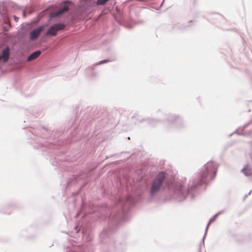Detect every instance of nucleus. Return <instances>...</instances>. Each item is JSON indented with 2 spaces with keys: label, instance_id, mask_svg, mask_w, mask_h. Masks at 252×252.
Returning a JSON list of instances; mask_svg holds the SVG:
<instances>
[{
  "label": "nucleus",
  "instance_id": "nucleus-15",
  "mask_svg": "<svg viewBox=\"0 0 252 252\" xmlns=\"http://www.w3.org/2000/svg\"><path fill=\"white\" fill-rule=\"evenodd\" d=\"M26 12H28L29 14H31L33 12V9L32 8H28L26 9H25Z\"/></svg>",
  "mask_w": 252,
  "mask_h": 252
},
{
  "label": "nucleus",
  "instance_id": "nucleus-9",
  "mask_svg": "<svg viewBox=\"0 0 252 252\" xmlns=\"http://www.w3.org/2000/svg\"><path fill=\"white\" fill-rule=\"evenodd\" d=\"M15 208V205L12 203L1 205L0 206V213L9 215L12 213Z\"/></svg>",
  "mask_w": 252,
  "mask_h": 252
},
{
  "label": "nucleus",
  "instance_id": "nucleus-16",
  "mask_svg": "<svg viewBox=\"0 0 252 252\" xmlns=\"http://www.w3.org/2000/svg\"><path fill=\"white\" fill-rule=\"evenodd\" d=\"M86 240L88 242L91 241L92 240V238H91V236L89 234L87 235Z\"/></svg>",
  "mask_w": 252,
  "mask_h": 252
},
{
  "label": "nucleus",
  "instance_id": "nucleus-13",
  "mask_svg": "<svg viewBox=\"0 0 252 252\" xmlns=\"http://www.w3.org/2000/svg\"><path fill=\"white\" fill-rule=\"evenodd\" d=\"M49 142H46L45 143H42V145H39V146H36L34 145V148L39 149L42 146H49Z\"/></svg>",
  "mask_w": 252,
  "mask_h": 252
},
{
  "label": "nucleus",
  "instance_id": "nucleus-14",
  "mask_svg": "<svg viewBox=\"0 0 252 252\" xmlns=\"http://www.w3.org/2000/svg\"><path fill=\"white\" fill-rule=\"evenodd\" d=\"M11 6L15 9L19 8V7L16 3H15L14 2H12L11 3Z\"/></svg>",
  "mask_w": 252,
  "mask_h": 252
},
{
  "label": "nucleus",
  "instance_id": "nucleus-21",
  "mask_svg": "<svg viewBox=\"0 0 252 252\" xmlns=\"http://www.w3.org/2000/svg\"><path fill=\"white\" fill-rule=\"evenodd\" d=\"M85 206V203L84 202V201L82 200V208H83Z\"/></svg>",
  "mask_w": 252,
  "mask_h": 252
},
{
  "label": "nucleus",
  "instance_id": "nucleus-12",
  "mask_svg": "<svg viewBox=\"0 0 252 252\" xmlns=\"http://www.w3.org/2000/svg\"><path fill=\"white\" fill-rule=\"evenodd\" d=\"M87 74L89 79H93L94 75V71L93 67L88 68L87 69Z\"/></svg>",
  "mask_w": 252,
  "mask_h": 252
},
{
  "label": "nucleus",
  "instance_id": "nucleus-23",
  "mask_svg": "<svg viewBox=\"0 0 252 252\" xmlns=\"http://www.w3.org/2000/svg\"><path fill=\"white\" fill-rule=\"evenodd\" d=\"M34 140L36 141V143H37L39 141L38 140L36 139V138H35V139Z\"/></svg>",
  "mask_w": 252,
  "mask_h": 252
},
{
  "label": "nucleus",
  "instance_id": "nucleus-6",
  "mask_svg": "<svg viewBox=\"0 0 252 252\" xmlns=\"http://www.w3.org/2000/svg\"><path fill=\"white\" fill-rule=\"evenodd\" d=\"M65 25L63 23H55L51 25L46 32L48 35L56 36L58 31L64 29Z\"/></svg>",
  "mask_w": 252,
  "mask_h": 252
},
{
  "label": "nucleus",
  "instance_id": "nucleus-1",
  "mask_svg": "<svg viewBox=\"0 0 252 252\" xmlns=\"http://www.w3.org/2000/svg\"><path fill=\"white\" fill-rule=\"evenodd\" d=\"M217 170V166L213 162H208L201 171V183H206L208 181L213 179L216 176Z\"/></svg>",
  "mask_w": 252,
  "mask_h": 252
},
{
  "label": "nucleus",
  "instance_id": "nucleus-2",
  "mask_svg": "<svg viewBox=\"0 0 252 252\" xmlns=\"http://www.w3.org/2000/svg\"><path fill=\"white\" fill-rule=\"evenodd\" d=\"M80 4L75 9L76 15H84L93 9L94 0H80Z\"/></svg>",
  "mask_w": 252,
  "mask_h": 252
},
{
  "label": "nucleus",
  "instance_id": "nucleus-3",
  "mask_svg": "<svg viewBox=\"0 0 252 252\" xmlns=\"http://www.w3.org/2000/svg\"><path fill=\"white\" fill-rule=\"evenodd\" d=\"M63 252H87V248L82 244H79L73 240H70L64 246Z\"/></svg>",
  "mask_w": 252,
  "mask_h": 252
},
{
  "label": "nucleus",
  "instance_id": "nucleus-7",
  "mask_svg": "<svg viewBox=\"0 0 252 252\" xmlns=\"http://www.w3.org/2000/svg\"><path fill=\"white\" fill-rule=\"evenodd\" d=\"M10 57V49L9 46L4 47L0 53V60L2 63H6L9 60Z\"/></svg>",
  "mask_w": 252,
  "mask_h": 252
},
{
  "label": "nucleus",
  "instance_id": "nucleus-22",
  "mask_svg": "<svg viewBox=\"0 0 252 252\" xmlns=\"http://www.w3.org/2000/svg\"><path fill=\"white\" fill-rule=\"evenodd\" d=\"M198 252H201V247H200V246H199V247H198Z\"/></svg>",
  "mask_w": 252,
  "mask_h": 252
},
{
  "label": "nucleus",
  "instance_id": "nucleus-4",
  "mask_svg": "<svg viewBox=\"0 0 252 252\" xmlns=\"http://www.w3.org/2000/svg\"><path fill=\"white\" fill-rule=\"evenodd\" d=\"M72 4V2L69 0L64 2L59 10L54 11L50 14L49 19H52L54 18L59 17L62 14L68 12L70 10L69 5Z\"/></svg>",
  "mask_w": 252,
  "mask_h": 252
},
{
  "label": "nucleus",
  "instance_id": "nucleus-17",
  "mask_svg": "<svg viewBox=\"0 0 252 252\" xmlns=\"http://www.w3.org/2000/svg\"><path fill=\"white\" fill-rule=\"evenodd\" d=\"M38 21H39L38 19L37 20H33L31 22V24H35L37 23Z\"/></svg>",
  "mask_w": 252,
  "mask_h": 252
},
{
  "label": "nucleus",
  "instance_id": "nucleus-26",
  "mask_svg": "<svg viewBox=\"0 0 252 252\" xmlns=\"http://www.w3.org/2000/svg\"><path fill=\"white\" fill-rule=\"evenodd\" d=\"M55 159L58 160V159H57V158H55Z\"/></svg>",
  "mask_w": 252,
  "mask_h": 252
},
{
  "label": "nucleus",
  "instance_id": "nucleus-20",
  "mask_svg": "<svg viewBox=\"0 0 252 252\" xmlns=\"http://www.w3.org/2000/svg\"><path fill=\"white\" fill-rule=\"evenodd\" d=\"M26 10H24L23 11V17H26Z\"/></svg>",
  "mask_w": 252,
  "mask_h": 252
},
{
  "label": "nucleus",
  "instance_id": "nucleus-19",
  "mask_svg": "<svg viewBox=\"0 0 252 252\" xmlns=\"http://www.w3.org/2000/svg\"><path fill=\"white\" fill-rule=\"evenodd\" d=\"M13 18L15 22H18V21L19 20V18L18 17L16 16L15 15H14Z\"/></svg>",
  "mask_w": 252,
  "mask_h": 252
},
{
  "label": "nucleus",
  "instance_id": "nucleus-5",
  "mask_svg": "<svg viewBox=\"0 0 252 252\" xmlns=\"http://www.w3.org/2000/svg\"><path fill=\"white\" fill-rule=\"evenodd\" d=\"M164 178L165 173L164 172H161L158 174L152 185L151 189L152 194H154L158 190Z\"/></svg>",
  "mask_w": 252,
  "mask_h": 252
},
{
  "label": "nucleus",
  "instance_id": "nucleus-25",
  "mask_svg": "<svg viewBox=\"0 0 252 252\" xmlns=\"http://www.w3.org/2000/svg\"><path fill=\"white\" fill-rule=\"evenodd\" d=\"M34 137H38V135H34Z\"/></svg>",
  "mask_w": 252,
  "mask_h": 252
},
{
  "label": "nucleus",
  "instance_id": "nucleus-18",
  "mask_svg": "<svg viewBox=\"0 0 252 252\" xmlns=\"http://www.w3.org/2000/svg\"><path fill=\"white\" fill-rule=\"evenodd\" d=\"M80 230V229H78V226H75L74 227V231L76 232V233H78L79 232V231Z\"/></svg>",
  "mask_w": 252,
  "mask_h": 252
},
{
  "label": "nucleus",
  "instance_id": "nucleus-11",
  "mask_svg": "<svg viewBox=\"0 0 252 252\" xmlns=\"http://www.w3.org/2000/svg\"><path fill=\"white\" fill-rule=\"evenodd\" d=\"M41 52L40 50H36L31 53L27 58V61L30 62L36 59L41 54Z\"/></svg>",
  "mask_w": 252,
  "mask_h": 252
},
{
  "label": "nucleus",
  "instance_id": "nucleus-8",
  "mask_svg": "<svg viewBox=\"0 0 252 252\" xmlns=\"http://www.w3.org/2000/svg\"><path fill=\"white\" fill-rule=\"evenodd\" d=\"M89 176V174L84 172H81L77 175H74L70 178L67 182V186L69 185L76 183L78 180L84 179Z\"/></svg>",
  "mask_w": 252,
  "mask_h": 252
},
{
  "label": "nucleus",
  "instance_id": "nucleus-10",
  "mask_svg": "<svg viewBox=\"0 0 252 252\" xmlns=\"http://www.w3.org/2000/svg\"><path fill=\"white\" fill-rule=\"evenodd\" d=\"M44 25L39 26L38 28L33 29L30 34V39L31 41H34L36 40L40 35L41 32L43 29Z\"/></svg>",
  "mask_w": 252,
  "mask_h": 252
},
{
  "label": "nucleus",
  "instance_id": "nucleus-24",
  "mask_svg": "<svg viewBox=\"0 0 252 252\" xmlns=\"http://www.w3.org/2000/svg\"><path fill=\"white\" fill-rule=\"evenodd\" d=\"M83 234H84V236H85V235H87V234H86V233H85V232H84V230L83 231Z\"/></svg>",
  "mask_w": 252,
  "mask_h": 252
}]
</instances>
